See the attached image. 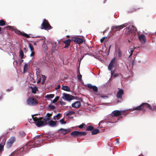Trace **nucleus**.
<instances>
[{
	"label": "nucleus",
	"mask_w": 156,
	"mask_h": 156,
	"mask_svg": "<svg viewBox=\"0 0 156 156\" xmlns=\"http://www.w3.org/2000/svg\"><path fill=\"white\" fill-rule=\"evenodd\" d=\"M146 108H148L151 111H153L154 110V107H152L149 104L147 103H143L140 105V106L137 107L133 108V110H137V111H143L144 112L146 110Z\"/></svg>",
	"instance_id": "obj_1"
},
{
	"label": "nucleus",
	"mask_w": 156,
	"mask_h": 156,
	"mask_svg": "<svg viewBox=\"0 0 156 156\" xmlns=\"http://www.w3.org/2000/svg\"><path fill=\"white\" fill-rule=\"evenodd\" d=\"M45 137H47V136H44L42 135L36 136L33 138V140L35 142L34 145L36 147H38V145H40L43 143L44 140L43 138Z\"/></svg>",
	"instance_id": "obj_2"
},
{
	"label": "nucleus",
	"mask_w": 156,
	"mask_h": 156,
	"mask_svg": "<svg viewBox=\"0 0 156 156\" xmlns=\"http://www.w3.org/2000/svg\"><path fill=\"white\" fill-rule=\"evenodd\" d=\"M128 25L127 23H126L119 26H112L111 28L112 32L113 33H114L117 31H119L121 29L126 26Z\"/></svg>",
	"instance_id": "obj_3"
},
{
	"label": "nucleus",
	"mask_w": 156,
	"mask_h": 156,
	"mask_svg": "<svg viewBox=\"0 0 156 156\" xmlns=\"http://www.w3.org/2000/svg\"><path fill=\"white\" fill-rule=\"evenodd\" d=\"M27 104L30 106H35L38 103L37 99L33 97L29 98L27 100Z\"/></svg>",
	"instance_id": "obj_4"
},
{
	"label": "nucleus",
	"mask_w": 156,
	"mask_h": 156,
	"mask_svg": "<svg viewBox=\"0 0 156 156\" xmlns=\"http://www.w3.org/2000/svg\"><path fill=\"white\" fill-rule=\"evenodd\" d=\"M52 28V27L50 25L48 21L45 19H44L43 21L41 24V29L47 30L51 29Z\"/></svg>",
	"instance_id": "obj_5"
},
{
	"label": "nucleus",
	"mask_w": 156,
	"mask_h": 156,
	"mask_svg": "<svg viewBox=\"0 0 156 156\" xmlns=\"http://www.w3.org/2000/svg\"><path fill=\"white\" fill-rule=\"evenodd\" d=\"M71 135L75 137H81L85 136L87 134V133L85 132H80L75 131L72 132Z\"/></svg>",
	"instance_id": "obj_6"
},
{
	"label": "nucleus",
	"mask_w": 156,
	"mask_h": 156,
	"mask_svg": "<svg viewBox=\"0 0 156 156\" xmlns=\"http://www.w3.org/2000/svg\"><path fill=\"white\" fill-rule=\"evenodd\" d=\"M135 28L133 26H129L126 29L125 31V33L127 35H130L132 34L133 36L134 35L133 34Z\"/></svg>",
	"instance_id": "obj_7"
},
{
	"label": "nucleus",
	"mask_w": 156,
	"mask_h": 156,
	"mask_svg": "<svg viewBox=\"0 0 156 156\" xmlns=\"http://www.w3.org/2000/svg\"><path fill=\"white\" fill-rule=\"evenodd\" d=\"M35 123L38 127L47 124V123L44 120V119L43 117H40L39 118V120L37 122H35Z\"/></svg>",
	"instance_id": "obj_8"
},
{
	"label": "nucleus",
	"mask_w": 156,
	"mask_h": 156,
	"mask_svg": "<svg viewBox=\"0 0 156 156\" xmlns=\"http://www.w3.org/2000/svg\"><path fill=\"white\" fill-rule=\"evenodd\" d=\"M74 97L69 94L63 93L62 98L67 101H70L74 99Z\"/></svg>",
	"instance_id": "obj_9"
},
{
	"label": "nucleus",
	"mask_w": 156,
	"mask_h": 156,
	"mask_svg": "<svg viewBox=\"0 0 156 156\" xmlns=\"http://www.w3.org/2000/svg\"><path fill=\"white\" fill-rule=\"evenodd\" d=\"M86 87H87L88 88L90 89H92L93 91L95 93V94L96 95H99V93L98 94L97 92L98 91V88L95 86H93L91 84H88L86 85Z\"/></svg>",
	"instance_id": "obj_10"
},
{
	"label": "nucleus",
	"mask_w": 156,
	"mask_h": 156,
	"mask_svg": "<svg viewBox=\"0 0 156 156\" xmlns=\"http://www.w3.org/2000/svg\"><path fill=\"white\" fill-rule=\"evenodd\" d=\"M72 41L76 42L77 44H80L83 42V40L82 38L78 37H72Z\"/></svg>",
	"instance_id": "obj_11"
},
{
	"label": "nucleus",
	"mask_w": 156,
	"mask_h": 156,
	"mask_svg": "<svg viewBox=\"0 0 156 156\" xmlns=\"http://www.w3.org/2000/svg\"><path fill=\"white\" fill-rule=\"evenodd\" d=\"M71 131L70 129L60 128L58 130V132L62 134L65 135L70 132Z\"/></svg>",
	"instance_id": "obj_12"
},
{
	"label": "nucleus",
	"mask_w": 156,
	"mask_h": 156,
	"mask_svg": "<svg viewBox=\"0 0 156 156\" xmlns=\"http://www.w3.org/2000/svg\"><path fill=\"white\" fill-rule=\"evenodd\" d=\"M15 138L14 137L11 138L7 143V146L8 148H10L12 146L13 143L15 141Z\"/></svg>",
	"instance_id": "obj_13"
},
{
	"label": "nucleus",
	"mask_w": 156,
	"mask_h": 156,
	"mask_svg": "<svg viewBox=\"0 0 156 156\" xmlns=\"http://www.w3.org/2000/svg\"><path fill=\"white\" fill-rule=\"evenodd\" d=\"M122 112L119 110H115L111 113V115L113 117H117L122 115Z\"/></svg>",
	"instance_id": "obj_14"
},
{
	"label": "nucleus",
	"mask_w": 156,
	"mask_h": 156,
	"mask_svg": "<svg viewBox=\"0 0 156 156\" xmlns=\"http://www.w3.org/2000/svg\"><path fill=\"white\" fill-rule=\"evenodd\" d=\"M139 39L141 42L142 44H144L146 41V37L145 36L144 34L140 35L139 37Z\"/></svg>",
	"instance_id": "obj_15"
},
{
	"label": "nucleus",
	"mask_w": 156,
	"mask_h": 156,
	"mask_svg": "<svg viewBox=\"0 0 156 156\" xmlns=\"http://www.w3.org/2000/svg\"><path fill=\"white\" fill-rule=\"evenodd\" d=\"M71 106L74 108H79L81 106V102L79 101H75L72 104Z\"/></svg>",
	"instance_id": "obj_16"
},
{
	"label": "nucleus",
	"mask_w": 156,
	"mask_h": 156,
	"mask_svg": "<svg viewBox=\"0 0 156 156\" xmlns=\"http://www.w3.org/2000/svg\"><path fill=\"white\" fill-rule=\"evenodd\" d=\"M115 62V59L114 58L111 60L108 66V69L109 70H111L112 68L114 67Z\"/></svg>",
	"instance_id": "obj_17"
},
{
	"label": "nucleus",
	"mask_w": 156,
	"mask_h": 156,
	"mask_svg": "<svg viewBox=\"0 0 156 156\" xmlns=\"http://www.w3.org/2000/svg\"><path fill=\"white\" fill-rule=\"evenodd\" d=\"M124 94V91L122 89H120L117 93L116 97L119 98H122V96Z\"/></svg>",
	"instance_id": "obj_18"
},
{
	"label": "nucleus",
	"mask_w": 156,
	"mask_h": 156,
	"mask_svg": "<svg viewBox=\"0 0 156 156\" xmlns=\"http://www.w3.org/2000/svg\"><path fill=\"white\" fill-rule=\"evenodd\" d=\"M71 41H72V39H68L63 41V43L65 44V46L64 47L65 48H66L69 47Z\"/></svg>",
	"instance_id": "obj_19"
},
{
	"label": "nucleus",
	"mask_w": 156,
	"mask_h": 156,
	"mask_svg": "<svg viewBox=\"0 0 156 156\" xmlns=\"http://www.w3.org/2000/svg\"><path fill=\"white\" fill-rule=\"evenodd\" d=\"M52 115V113H47L45 116V118L44 119H43L47 123V121L50 120V117Z\"/></svg>",
	"instance_id": "obj_20"
},
{
	"label": "nucleus",
	"mask_w": 156,
	"mask_h": 156,
	"mask_svg": "<svg viewBox=\"0 0 156 156\" xmlns=\"http://www.w3.org/2000/svg\"><path fill=\"white\" fill-rule=\"evenodd\" d=\"M134 62V61L133 60L129 63L128 65H127V67L129 70H130L133 68Z\"/></svg>",
	"instance_id": "obj_21"
},
{
	"label": "nucleus",
	"mask_w": 156,
	"mask_h": 156,
	"mask_svg": "<svg viewBox=\"0 0 156 156\" xmlns=\"http://www.w3.org/2000/svg\"><path fill=\"white\" fill-rule=\"evenodd\" d=\"M30 88L31 89V92L33 94H35L36 93L37 91H38V88L36 86H34V87H31Z\"/></svg>",
	"instance_id": "obj_22"
},
{
	"label": "nucleus",
	"mask_w": 156,
	"mask_h": 156,
	"mask_svg": "<svg viewBox=\"0 0 156 156\" xmlns=\"http://www.w3.org/2000/svg\"><path fill=\"white\" fill-rule=\"evenodd\" d=\"M58 49V47L56 46V43H53L52 44V52H54L55 50H57Z\"/></svg>",
	"instance_id": "obj_23"
},
{
	"label": "nucleus",
	"mask_w": 156,
	"mask_h": 156,
	"mask_svg": "<svg viewBox=\"0 0 156 156\" xmlns=\"http://www.w3.org/2000/svg\"><path fill=\"white\" fill-rule=\"evenodd\" d=\"M48 124L50 126L52 127L56 126L57 124L56 122L53 120H51L49 121Z\"/></svg>",
	"instance_id": "obj_24"
},
{
	"label": "nucleus",
	"mask_w": 156,
	"mask_h": 156,
	"mask_svg": "<svg viewBox=\"0 0 156 156\" xmlns=\"http://www.w3.org/2000/svg\"><path fill=\"white\" fill-rule=\"evenodd\" d=\"M17 34H19L20 35H22L23 36H25L27 38H28L30 37L29 35L27 34L26 33H22L20 31H17L16 32Z\"/></svg>",
	"instance_id": "obj_25"
},
{
	"label": "nucleus",
	"mask_w": 156,
	"mask_h": 156,
	"mask_svg": "<svg viewBox=\"0 0 156 156\" xmlns=\"http://www.w3.org/2000/svg\"><path fill=\"white\" fill-rule=\"evenodd\" d=\"M32 145H30L29 144H27L23 147V150H30V148H32L31 147Z\"/></svg>",
	"instance_id": "obj_26"
},
{
	"label": "nucleus",
	"mask_w": 156,
	"mask_h": 156,
	"mask_svg": "<svg viewBox=\"0 0 156 156\" xmlns=\"http://www.w3.org/2000/svg\"><path fill=\"white\" fill-rule=\"evenodd\" d=\"M100 131L99 129H94L91 131V134L92 135H95L98 133Z\"/></svg>",
	"instance_id": "obj_27"
},
{
	"label": "nucleus",
	"mask_w": 156,
	"mask_h": 156,
	"mask_svg": "<svg viewBox=\"0 0 156 156\" xmlns=\"http://www.w3.org/2000/svg\"><path fill=\"white\" fill-rule=\"evenodd\" d=\"M62 89L67 91H70V88L69 87L66 86H63Z\"/></svg>",
	"instance_id": "obj_28"
},
{
	"label": "nucleus",
	"mask_w": 156,
	"mask_h": 156,
	"mask_svg": "<svg viewBox=\"0 0 156 156\" xmlns=\"http://www.w3.org/2000/svg\"><path fill=\"white\" fill-rule=\"evenodd\" d=\"M19 55L22 59L24 58L23 52L22 50L20 51Z\"/></svg>",
	"instance_id": "obj_29"
},
{
	"label": "nucleus",
	"mask_w": 156,
	"mask_h": 156,
	"mask_svg": "<svg viewBox=\"0 0 156 156\" xmlns=\"http://www.w3.org/2000/svg\"><path fill=\"white\" fill-rule=\"evenodd\" d=\"M54 94H47L45 96V98H52L54 97Z\"/></svg>",
	"instance_id": "obj_30"
},
{
	"label": "nucleus",
	"mask_w": 156,
	"mask_h": 156,
	"mask_svg": "<svg viewBox=\"0 0 156 156\" xmlns=\"http://www.w3.org/2000/svg\"><path fill=\"white\" fill-rule=\"evenodd\" d=\"M94 129V127L91 126H89L86 129L87 131H92Z\"/></svg>",
	"instance_id": "obj_31"
},
{
	"label": "nucleus",
	"mask_w": 156,
	"mask_h": 156,
	"mask_svg": "<svg viewBox=\"0 0 156 156\" xmlns=\"http://www.w3.org/2000/svg\"><path fill=\"white\" fill-rule=\"evenodd\" d=\"M32 115V119H33V120L35 122H37V121H38V120H39V118L38 119V118H37V117H34L35 116H36V115Z\"/></svg>",
	"instance_id": "obj_32"
},
{
	"label": "nucleus",
	"mask_w": 156,
	"mask_h": 156,
	"mask_svg": "<svg viewBox=\"0 0 156 156\" xmlns=\"http://www.w3.org/2000/svg\"><path fill=\"white\" fill-rule=\"evenodd\" d=\"M5 24V22L3 20H0V26H3Z\"/></svg>",
	"instance_id": "obj_33"
},
{
	"label": "nucleus",
	"mask_w": 156,
	"mask_h": 156,
	"mask_svg": "<svg viewBox=\"0 0 156 156\" xmlns=\"http://www.w3.org/2000/svg\"><path fill=\"white\" fill-rule=\"evenodd\" d=\"M75 114V112L74 111H70L68 112L66 114V116H69L70 115H72L73 114Z\"/></svg>",
	"instance_id": "obj_34"
},
{
	"label": "nucleus",
	"mask_w": 156,
	"mask_h": 156,
	"mask_svg": "<svg viewBox=\"0 0 156 156\" xmlns=\"http://www.w3.org/2000/svg\"><path fill=\"white\" fill-rule=\"evenodd\" d=\"M59 97L57 96L53 100L52 103H55L59 99Z\"/></svg>",
	"instance_id": "obj_35"
},
{
	"label": "nucleus",
	"mask_w": 156,
	"mask_h": 156,
	"mask_svg": "<svg viewBox=\"0 0 156 156\" xmlns=\"http://www.w3.org/2000/svg\"><path fill=\"white\" fill-rule=\"evenodd\" d=\"M62 116V115L61 114L59 113H58L55 116V117L57 118L56 119L57 120H58L60 117Z\"/></svg>",
	"instance_id": "obj_36"
},
{
	"label": "nucleus",
	"mask_w": 156,
	"mask_h": 156,
	"mask_svg": "<svg viewBox=\"0 0 156 156\" xmlns=\"http://www.w3.org/2000/svg\"><path fill=\"white\" fill-rule=\"evenodd\" d=\"M85 124L83 123H82L81 124L78 126V127L80 129H82L85 127Z\"/></svg>",
	"instance_id": "obj_37"
},
{
	"label": "nucleus",
	"mask_w": 156,
	"mask_h": 156,
	"mask_svg": "<svg viewBox=\"0 0 156 156\" xmlns=\"http://www.w3.org/2000/svg\"><path fill=\"white\" fill-rule=\"evenodd\" d=\"M78 72H79V75H77V77H78V80H79V81H81V80L82 76V75L80 74V73L79 70Z\"/></svg>",
	"instance_id": "obj_38"
},
{
	"label": "nucleus",
	"mask_w": 156,
	"mask_h": 156,
	"mask_svg": "<svg viewBox=\"0 0 156 156\" xmlns=\"http://www.w3.org/2000/svg\"><path fill=\"white\" fill-rule=\"evenodd\" d=\"M133 51V49H132V48H130L129 50V52L130 53V55H129V58L132 55Z\"/></svg>",
	"instance_id": "obj_39"
},
{
	"label": "nucleus",
	"mask_w": 156,
	"mask_h": 156,
	"mask_svg": "<svg viewBox=\"0 0 156 156\" xmlns=\"http://www.w3.org/2000/svg\"><path fill=\"white\" fill-rule=\"evenodd\" d=\"M49 108L50 110H52L55 108V106L53 105H49Z\"/></svg>",
	"instance_id": "obj_40"
},
{
	"label": "nucleus",
	"mask_w": 156,
	"mask_h": 156,
	"mask_svg": "<svg viewBox=\"0 0 156 156\" xmlns=\"http://www.w3.org/2000/svg\"><path fill=\"white\" fill-rule=\"evenodd\" d=\"M29 48H30L31 51H34V48L33 45L30 43L29 44Z\"/></svg>",
	"instance_id": "obj_41"
},
{
	"label": "nucleus",
	"mask_w": 156,
	"mask_h": 156,
	"mask_svg": "<svg viewBox=\"0 0 156 156\" xmlns=\"http://www.w3.org/2000/svg\"><path fill=\"white\" fill-rule=\"evenodd\" d=\"M26 134L23 131L21 132L20 133V135L22 137L24 136Z\"/></svg>",
	"instance_id": "obj_42"
},
{
	"label": "nucleus",
	"mask_w": 156,
	"mask_h": 156,
	"mask_svg": "<svg viewBox=\"0 0 156 156\" xmlns=\"http://www.w3.org/2000/svg\"><path fill=\"white\" fill-rule=\"evenodd\" d=\"M5 143L2 144H0V151H2L4 145L5 144Z\"/></svg>",
	"instance_id": "obj_43"
},
{
	"label": "nucleus",
	"mask_w": 156,
	"mask_h": 156,
	"mask_svg": "<svg viewBox=\"0 0 156 156\" xmlns=\"http://www.w3.org/2000/svg\"><path fill=\"white\" fill-rule=\"evenodd\" d=\"M60 122L62 124H65L66 123V122L64 121L63 119H61L60 120Z\"/></svg>",
	"instance_id": "obj_44"
},
{
	"label": "nucleus",
	"mask_w": 156,
	"mask_h": 156,
	"mask_svg": "<svg viewBox=\"0 0 156 156\" xmlns=\"http://www.w3.org/2000/svg\"><path fill=\"white\" fill-rule=\"evenodd\" d=\"M42 76L43 78L42 81L45 82L46 78V76L44 75H42Z\"/></svg>",
	"instance_id": "obj_45"
},
{
	"label": "nucleus",
	"mask_w": 156,
	"mask_h": 156,
	"mask_svg": "<svg viewBox=\"0 0 156 156\" xmlns=\"http://www.w3.org/2000/svg\"><path fill=\"white\" fill-rule=\"evenodd\" d=\"M107 38L106 37H103L100 40V41L101 43H102L104 42L105 40Z\"/></svg>",
	"instance_id": "obj_46"
},
{
	"label": "nucleus",
	"mask_w": 156,
	"mask_h": 156,
	"mask_svg": "<svg viewBox=\"0 0 156 156\" xmlns=\"http://www.w3.org/2000/svg\"><path fill=\"white\" fill-rule=\"evenodd\" d=\"M6 28H9V29H10V30H14V28L11 26H7Z\"/></svg>",
	"instance_id": "obj_47"
},
{
	"label": "nucleus",
	"mask_w": 156,
	"mask_h": 156,
	"mask_svg": "<svg viewBox=\"0 0 156 156\" xmlns=\"http://www.w3.org/2000/svg\"><path fill=\"white\" fill-rule=\"evenodd\" d=\"M31 53L30 54V56H34L35 54V52L34 51V50L33 51H31Z\"/></svg>",
	"instance_id": "obj_48"
},
{
	"label": "nucleus",
	"mask_w": 156,
	"mask_h": 156,
	"mask_svg": "<svg viewBox=\"0 0 156 156\" xmlns=\"http://www.w3.org/2000/svg\"><path fill=\"white\" fill-rule=\"evenodd\" d=\"M60 102L61 105H64L66 104L65 102L63 101H61Z\"/></svg>",
	"instance_id": "obj_49"
},
{
	"label": "nucleus",
	"mask_w": 156,
	"mask_h": 156,
	"mask_svg": "<svg viewBox=\"0 0 156 156\" xmlns=\"http://www.w3.org/2000/svg\"><path fill=\"white\" fill-rule=\"evenodd\" d=\"M27 66H28L27 64V63H26L24 66L23 69L25 68V69H27Z\"/></svg>",
	"instance_id": "obj_50"
},
{
	"label": "nucleus",
	"mask_w": 156,
	"mask_h": 156,
	"mask_svg": "<svg viewBox=\"0 0 156 156\" xmlns=\"http://www.w3.org/2000/svg\"><path fill=\"white\" fill-rule=\"evenodd\" d=\"M119 56L121 57L122 56V53L120 51H119L118 52Z\"/></svg>",
	"instance_id": "obj_51"
},
{
	"label": "nucleus",
	"mask_w": 156,
	"mask_h": 156,
	"mask_svg": "<svg viewBox=\"0 0 156 156\" xmlns=\"http://www.w3.org/2000/svg\"><path fill=\"white\" fill-rule=\"evenodd\" d=\"M41 78H40L39 79V80H38L37 81V83H40V82H41Z\"/></svg>",
	"instance_id": "obj_52"
},
{
	"label": "nucleus",
	"mask_w": 156,
	"mask_h": 156,
	"mask_svg": "<svg viewBox=\"0 0 156 156\" xmlns=\"http://www.w3.org/2000/svg\"><path fill=\"white\" fill-rule=\"evenodd\" d=\"M113 76H114V77L115 78L117 76H118V74L117 73H115V74H114Z\"/></svg>",
	"instance_id": "obj_53"
},
{
	"label": "nucleus",
	"mask_w": 156,
	"mask_h": 156,
	"mask_svg": "<svg viewBox=\"0 0 156 156\" xmlns=\"http://www.w3.org/2000/svg\"><path fill=\"white\" fill-rule=\"evenodd\" d=\"M114 72H115V71L114 70H111V74L112 76L114 74Z\"/></svg>",
	"instance_id": "obj_54"
},
{
	"label": "nucleus",
	"mask_w": 156,
	"mask_h": 156,
	"mask_svg": "<svg viewBox=\"0 0 156 156\" xmlns=\"http://www.w3.org/2000/svg\"><path fill=\"white\" fill-rule=\"evenodd\" d=\"M27 69H23V73H25L27 71Z\"/></svg>",
	"instance_id": "obj_55"
},
{
	"label": "nucleus",
	"mask_w": 156,
	"mask_h": 156,
	"mask_svg": "<svg viewBox=\"0 0 156 156\" xmlns=\"http://www.w3.org/2000/svg\"><path fill=\"white\" fill-rule=\"evenodd\" d=\"M60 88V85H58L57 86V87L56 88V89H58Z\"/></svg>",
	"instance_id": "obj_56"
},
{
	"label": "nucleus",
	"mask_w": 156,
	"mask_h": 156,
	"mask_svg": "<svg viewBox=\"0 0 156 156\" xmlns=\"http://www.w3.org/2000/svg\"><path fill=\"white\" fill-rule=\"evenodd\" d=\"M32 37L33 38H35V37H40V36H37L36 37L33 36V37Z\"/></svg>",
	"instance_id": "obj_57"
},
{
	"label": "nucleus",
	"mask_w": 156,
	"mask_h": 156,
	"mask_svg": "<svg viewBox=\"0 0 156 156\" xmlns=\"http://www.w3.org/2000/svg\"><path fill=\"white\" fill-rule=\"evenodd\" d=\"M23 49L24 51L25 52H26L27 51V49L25 48H24Z\"/></svg>",
	"instance_id": "obj_58"
},
{
	"label": "nucleus",
	"mask_w": 156,
	"mask_h": 156,
	"mask_svg": "<svg viewBox=\"0 0 156 156\" xmlns=\"http://www.w3.org/2000/svg\"><path fill=\"white\" fill-rule=\"evenodd\" d=\"M33 44H34V45H37V44H36V42H33Z\"/></svg>",
	"instance_id": "obj_59"
},
{
	"label": "nucleus",
	"mask_w": 156,
	"mask_h": 156,
	"mask_svg": "<svg viewBox=\"0 0 156 156\" xmlns=\"http://www.w3.org/2000/svg\"><path fill=\"white\" fill-rule=\"evenodd\" d=\"M111 47V45H110V46H109V50H108V54H109V51H110V49Z\"/></svg>",
	"instance_id": "obj_60"
},
{
	"label": "nucleus",
	"mask_w": 156,
	"mask_h": 156,
	"mask_svg": "<svg viewBox=\"0 0 156 156\" xmlns=\"http://www.w3.org/2000/svg\"><path fill=\"white\" fill-rule=\"evenodd\" d=\"M23 60H21L20 62V64H21L23 62Z\"/></svg>",
	"instance_id": "obj_61"
},
{
	"label": "nucleus",
	"mask_w": 156,
	"mask_h": 156,
	"mask_svg": "<svg viewBox=\"0 0 156 156\" xmlns=\"http://www.w3.org/2000/svg\"><path fill=\"white\" fill-rule=\"evenodd\" d=\"M103 122L102 121H101L99 123V125H100V124H101L102 123H103Z\"/></svg>",
	"instance_id": "obj_62"
},
{
	"label": "nucleus",
	"mask_w": 156,
	"mask_h": 156,
	"mask_svg": "<svg viewBox=\"0 0 156 156\" xmlns=\"http://www.w3.org/2000/svg\"><path fill=\"white\" fill-rule=\"evenodd\" d=\"M44 82H45L44 81H42V82H41L42 84H44Z\"/></svg>",
	"instance_id": "obj_63"
},
{
	"label": "nucleus",
	"mask_w": 156,
	"mask_h": 156,
	"mask_svg": "<svg viewBox=\"0 0 156 156\" xmlns=\"http://www.w3.org/2000/svg\"><path fill=\"white\" fill-rule=\"evenodd\" d=\"M14 62H15L16 63V65L18 63V62L17 61H15Z\"/></svg>",
	"instance_id": "obj_64"
}]
</instances>
